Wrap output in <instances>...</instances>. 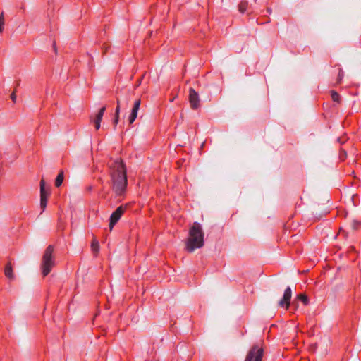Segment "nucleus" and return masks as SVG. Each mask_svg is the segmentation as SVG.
<instances>
[{
  "label": "nucleus",
  "mask_w": 361,
  "mask_h": 361,
  "mask_svg": "<svg viewBox=\"0 0 361 361\" xmlns=\"http://www.w3.org/2000/svg\"><path fill=\"white\" fill-rule=\"evenodd\" d=\"M54 247L52 245H49L43 255L42 262V274L44 276L48 275L51 269L55 265L54 257Z\"/></svg>",
  "instance_id": "nucleus-3"
},
{
  "label": "nucleus",
  "mask_w": 361,
  "mask_h": 361,
  "mask_svg": "<svg viewBox=\"0 0 361 361\" xmlns=\"http://www.w3.org/2000/svg\"><path fill=\"white\" fill-rule=\"evenodd\" d=\"M292 296L291 289L288 287L284 292L283 298L279 301V305L281 307H286V309L289 307L290 302Z\"/></svg>",
  "instance_id": "nucleus-8"
},
{
  "label": "nucleus",
  "mask_w": 361,
  "mask_h": 361,
  "mask_svg": "<svg viewBox=\"0 0 361 361\" xmlns=\"http://www.w3.org/2000/svg\"><path fill=\"white\" fill-rule=\"evenodd\" d=\"M109 173L112 190L117 195H121L127 186L126 169L121 159L112 160L109 164Z\"/></svg>",
  "instance_id": "nucleus-1"
},
{
  "label": "nucleus",
  "mask_w": 361,
  "mask_h": 361,
  "mask_svg": "<svg viewBox=\"0 0 361 361\" xmlns=\"http://www.w3.org/2000/svg\"><path fill=\"white\" fill-rule=\"evenodd\" d=\"M331 96L333 101L340 102V95L334 90L331 91Z\"/></svg>",
  "instance_id": "nucleus-17"
},
{
  "label": "nucleus",
  "mask_w": 361,
  "mask_h": 361,
  "mask_svg": "<svg viewBox=\"0 0 361 361\" xmlns=\"http://www.w3.org/2000/svg\"><path fill=\"white\" fill-rule=\"evenodd\" d=\"M91 248H92V250L94 252H97L99 251V243L97 240V239L94 238L92 240V244H91Z\"/></svg>",
  "instance_id": "nucleus-15"
},
{
  "label": "nucleus",
  "mask_w": 361,
  "mask_h": 361,
  "mask_svg": "<svg viewBox=\"0 0 361 361\" xmlns=\"http://www.w3.org/2000/svg\"><path fill=\"white\" fill-rule=\"evenodd\" d=\"M4 23H5L4 15V13L2 12L0 15V33H1L4 30Z\"/></svg>",
  "instance_id": "nucleus-18"
},
{
  "label": "nucleus",
  "mask_w": 361,
  "mask_h": 361,
  "mask_svg": "<svg viewBox=\"0 0 361 361\" xmlns=\"http://www.w3.org/2000/svg\"><path fill=\"white\" fill-rule=\"evenodd\" d=\"M126 207L123 206L118 207L111 215L110 222H109V228L111 231L114 226V225L117 223V221L120 219L121 216L125 212Z\"/></svg>",
  "instance_id": "nucleus-6"
},
{
  "label": "nucleus",
  "mask_w": 361,
  "mask_h": 361,
  "mask_svg": "<svg viewBox=\"0 0 361 361\" xmlns=\"http://www.w3.org/2000/svg\"><path fill=\"white\" fill-rule=\"evenodd\" d=\"M189 102L192 109H197L200 106L199 94L193 88L189 90Z\"/></svg>",
  "instance_id": "nucleus-7"
},
{
  "label": "nucleus",
  "mask_w": 361,
  "mask_h": 361,
  "mask_svg": "<svg viewBox=\"0 0 361 361\" xmlns=\"http://www.w3.org/2000/svg\"><path fill=\"white\" fill-rule=\"evenodd\" d=\"M11 99H12V101H13V102H16V95L15 92H13V93L11 94Z\"/></svg>",
  "instance_id": "nucleus-23"
},
{
  "label": "nucleus",
  "mask_w": 361,
  "mask_h": 361,
  "mask_svg": "<svg viewBox=\"0 0 361 361\" xmlns=\"http://www.w3.org/2000/svg\"><path fill=\"white\" fill-rule=\"evenodd\" d=\"M204 245V233L201 225L194 222L189 229V235L186 241L185 249L188 252H192L195 249L200 248Z\"/></svg>",
  "instance_id": "nucleus-2"
},
{
  "label": "nucleus",
  "mask_w": 361,
  "mask_h": 361,
  "mask_svg": "<svg viewBox=\"0 0 361 361\" xmlns=\"http://www.w3.org/2000/svg\"><path fill=\"white\" fill-rule=\"evenodd\" d=\"M131 99V97H130V93L129 92H126V103H128V102Z\"/></svg>",
  "instance_id": "nucleus-21"
},
{
  "label": "nucleus",
  "mask_w": 361,
  "mask_h": 361,
  "mask_svg": "<svg viewBox=\"0 0 361 361\" xmlns=\"http://www.w3.org/2000/svg\"><path fill=\"white\" fill-rule=\"evenodd\" d=\"M360 226V223L358 221H355L353 224V227L355 229L358 228Z\"/></svg>",
  "instance_id": "nucleus-22"
},
{
  "label": "nucleus",
  "mask_w": 361,
  "mask_h": 361,
  "mask_svg": "<svg viewBox=\"0 0 361 361\" xmlns=\"http://www.w3.org/2000/svg\"><path fill=\"white\" fill-rule=\"evenodd\" d=\"M344 76L343 71L340 68L338 74L337 83H340Z\"/></svg>",
  "instance_id": "nucleus-19"
},
{
  "label": "nucleus",
  "mask_w": 361,
  "mask_h": 361,
  "mask_svg": "<svg viewBox=\"0 0 361 361\" xmlns=\"http://www.w3.org/2000/svg\"><path fill=\"white\" fill-rule=\"evenodd\" d=\"M297 299L300 300L305 305H307L309 302L308 298L305 294H299L297 296Z\"/></svg>",
  "instance_id": "nucleus-14"
},
{
  "label": "nucleus",
  "mask_w": 361,
  "mask_h": 361,
  "mask_svg": "<svg viewBox=\"0 0 361 361\" xmlns=\"http://www.w3.org/2000/svg\"><path fill=\"white\" fill-rule=\"evenodd\" d=\"M140 104H141V99H137L134 102L133 109L131 110V113H130V114L129 116V118H128V121H129V123L130 124H132L135 121V120L136 119V118L137 116V111H138V110L140 109Z\"/></svg>",
  "instance_id": "nucleus-9"
},
{
  "label": "nucleus",
  "mask_w": 361,
  "mask_h": 361,
  "mask_svg": "<svg viewBox=\"0 0 361 361\" xmlns=\"http://www.w3.org/2000/svg\"><path fill=\"white\" fill-rule=\"evenodd\" d=\"M63 179H64L63 172L61 171L58 174V176H57V177H56V178L55 180V185H56V187L61 186L62 183H63Z\"/></svg>",
  "instance_id": "nucleus-13"
},
{
  "label": "nucleus",
  "mask_w": 361,
  "mask_h": 361,
  "mask_svg": "<svg viewBox=\"0 0 361 361\" xmlns=\"http://www.w3.org/2000/svg\"><path fill=\"white\" fill-rule=\"evenodd\" d=\"M346 156H347L346 152L345 150H343V149H341L340 151V155H339L340 159L341 160H344L345 159Z\"/></svg>",
  "instance_id": "nucleus-20"
},
{
  "label": "nucleus",
  "mask_w": 361,
  "mask_h": 361,
  "mask_svg": "<svg viewBox=\"0 0 361 361\" xmlns=\"http://www.w3.org/2000/svg\"><path fill=\"white\" fill-rule=\"evenodd\" d=\"M4 274L10 280H13L14 279V274L13 272V268L11 262H8L6 264L4 269Z\"/></svg>",
  "instance_id": "nucleus-11"
},
{
  "label": "nucleus",
  "mask_w": 361,
  "mask_h": 361,
  "mask_svg": "<svg viewBox=\"0 0 361 361\" xmlns=\"http://www.w3.org/2000/svg\"><path fill=\"white\" fill-rule=\"evenodd\" d=\"M102 49H103V50H104V51H103V53L104 54V53L107 51L108 47H107L104 46Z\"/></svg>",
  "instance_id": "nucleus-24"
},
{
  "label": "nucleus",
  "mask_w": 361,
  "mask_h": 361,
  "mask_svg": "<svg viewBox=\"0 0 361 361\" xmlns=\"http://www.w3.org/2000/svg\"><path fill=\"white\" fill-rule=\"evenodd\" d=\"M105 110H106L105 106L99 109V112L97 113L96 117L93 120V123L94 124L96 130H98L100 128L101 121L102 120Z\"/></svg>",
  "instance_id": "nucleus-10"
},
{
  "label": "nucleus",
  "mask_w": 361,
  "mask_h": 361,
  "mask_svg": "<svg viewBox=\"0 0 361 361\" xmlns=\"http://www.w3.org/2000/svg\"><path fill=\"white\" fill-rule=\"evenodd\" d=\"M263 349L257 345H254L247 355L245 361H262Z\"/></svg>",
  "instance_id": "nucleus-5"
},
{
  "label": "nucleus",
  "mask_w": 361,
  "mask_h": 361,
  "mask_svg": "<svg viewBox=\"0 0 361 361\" xmlns=\"http://www.w3.org/2000/svg\"><path fill=\"white\" fill-rule=\"evenodd\" d=\"M247 6L248 3L247 1H241L238 6L240 12L243 13L247 10Z\"/></svg>",
  "instance_id": "nucleus-16"
},
{
  "label": "nucleus",
  "mask_w": 361,
  "mask_h": 361,
  "mask_svg": "<svg viewBox=\"0 0 361 361\" xmlns=\"http://www.w3.org/2000/svg\"><path fill=\"white\" fill-rule=\"evenodd\" d=\"M50 195V188L46 186V183L44 178L40 180V207L42 212L47 207L48 198Z\"/></svg>",
  "instance_id": "nucleus-4"
},
{
  "label": "nucleus",
  "mask_w": 361,
  "mask_h": 361,
  "mask_svg": "<svg viewBox=\"0 0 361 361\" xmlns=\"http://www.w3.org/2000/svg\"><path fill=\"white\" fill-rule=\"evenodd\" d=\"M116 104H117V106H116V110H115V118H114V124L115 126L118 124V120H119V114H120V109H121V102H120V99L118 98H116Z\"/></svg>",
  "instance_id": "nucleus-12"
}]
</instances>
